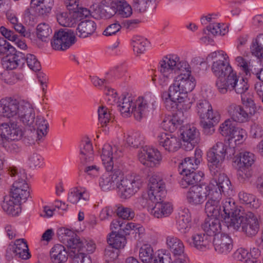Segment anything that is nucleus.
Returning <instances> with one entry per match:
<instances>
[{"label": "nucleus", "mask_w": 263, "mask_h": 263, "mask_svg": "<svg viewBox=\"0 0 263 263\" xmlns=\"http://www.w3.org/2000/svg\"><path fill=\"white\" fill-rule=\"evenodd\" d=\"M161 76L159 84L162 87H167L174 80L169 87L168 98L164 103L167 110L177 109L178 100L180 93L191 92L195 86V83L190 79L191 71L189 64L180 60L176 55H168L160 62Z\"/></svg>", "instance_id": "1"}, {"label": "nucleus", "mask_w": 263, "mask_h": 263, "mask_svg": "<svg viewBox=\"0 0 263 263\" xmlns=\"http://www.w3.org/2000/svg\"><path fill=\"white\" fill-rule=\"evenodd\" d=\"M8 172L10 176L17 179L13 183L10 194L3 197L1 206L7 214L17 216L21 211V203L26 202L29 196V186L25 180L26 177L24 172L14 166H10Z\"/></svg>", "instance_id": "2"}, {"label": "nucleus", "mask_w": 263, "mask_h": 263, "mask_svg": "<svg viewBox=\"0 0 263 263\" xmlns=\"http://www.w3.org/2000/svg\"><path fill=\"white\" fill-rule=\"evenodd\" d=\"M122 150L117 145L112 146L109 144L104 145L102 148L101 159L106 172L100 178L99 185L104 191L117 188V185L122 178L121 171L114 168L113 162L114 159H117L122 155Z\"/></svg>", "instance_id": "3"}, {"label": "nucleus", "mask_w": 263, "mask_h": 263, "mask_svg": "<svg viewBox=\"0 0 263 263\" xmlns=\"http://www.w3.org/2000/svg\"><path fill=\"white\" fill-rule=\"evenodd\" d=\"M206 60L212 61L211 71L213 74L217 78L216 86L218 89L220 82L223 83L227 80L228 76L233 73L230 63L228 55L222 50H218L211 52L206 57Z\"/></svg>", "instance_id": "4"}, {"label": "nucleus", "mask_w": 263, "mask_h": 263, "mask_svg": "<svg viewBox=\"0 0 263 263\" xmlns=\"http://www.w3.org/2000/svg\"><path fill=\"white\" fill-rule=\"evenodd\" d=\"M255 162V156L250 152H244L235 157L234 162L236 165L238 179L245 183L252 176V165Z\"/></svg>", "instance_id": "5"}, {"label": "nucleus", "mask_w": 263, "mask_h": 263, "mask_svg": "<svg viewBox=\"0 0 263 263\" xmlns=\"http://www.w3.org/2000/svg\"><path fill=\"white\" fill-rule=\"evenodd\" d=\"M234 220L231 227L237 230L241 228V231L248 237L255 236L259 230V221L257 216L252 212H243L238 219Z\"/></svg>", "instance_id": "6"}, {"label": "nucleus", "mask_w": 263, "mask_h": 263, "mask_svg": "<svg viewBox=\"0 0 263 263\" xmlns=\"http://www.w3.org/2000/svg\"><path fill=\"white\" fill-rule=\"evenodd\" d=\"M219 86L220 87L218 90L222 94L234 90L237 93L242 95L249 88L247 82L242 78L239 79L235 72L228 76L227 80L223 83L220 82Z\"/></svg>", "instance_id": "7"}, {"label": "nucleus", "mask_w": 263, "mask_h": 263, "mask_svg": "<svg viewBox=\"0 0 263 263\" xmlns=\"http://www.w3.org/2000/svg\"><path fill=\"white\" fill-rule=\"evenodd\" d=\"M142 180L139 175H131L121 179L117 188L121 194V197L127 199L135 194L142 186Z\"/></svg>", "instance_id": "8"}, {"label": "nucleus", "mask_w": 263, "mask_h": 263, "mask_svg": "<svg viewBox=\"0 0 263 263\" xmlns=\"http://www.w3.org/2000/svg\"><path fill=\"white\" fill-rule=\"evenodd\" d=\"M76 34L71 29H60L54 34L51 42L54 50H65L75 43Z\"/></svg>", "instance_id": "9"}, {"label": "nucleus", "mask_w": 263, "mask_h": 263, "mask_svg": "<svg viewBox=\"0 0 263 263\" xmlns=\"http://www.w3.org/2000/svg\"><path fill=\"white\" fill-rule=\"evenodd\" d=\"M139 161L147 167H155L159 165L162 157L159 151L153 147L145 145L142 146L138 152Z\"/></svg>", "instance_id": "10"}, {"label": "nucleus", "mask_w": 263, "mask_h": 263, "mask_svg": "<svg viewBox=\"0 0 263 263\" xmlns=\"http://www.w3.org/2000/svg\"><path fill=\"white\" fill-rule=\"evenodd\" d=\"M211 186V192L209 193L208 199L205 205V212L208 217L221 218V215H223L220 205L221 199L220 192L215 191V187Z\"/></svg>", "instance_id": "11"}, {"label": "nucleus", "mask_w": 263, "mask_h": 263, "mask_svg": "<svg viewBox=\"0 0 263 263\" xmlns=\"http://www.w3.org/2000/svg\"><path fill=\"white\" fill-rule=\"evenodd\" d=\"M148 188V197L152 202L161 200L165 196V184L157 175H154L149 178Z\"/></svg>", "instance_id": "12"}, {"label": "nucleus", "mask_w": 263, "mask_h": 263, "mask_svg": "<svg viewBox=\"0 0 263 263\" xmlns=\"http://www.w3.org/2000/svg\"><path fill=\"white\" fill-rule=\"evenodd\" d=\"M209 189L208 185L192 186L186 194L187 202L193 205L202 204L209 197Z\"/></svg>", "instance_id": "13"}, {"label": "nucleus", "mask_w": 263, "mask_h": 263, "mask_svg": "<svg viewBox=\"0 0 263 263\" xmlns=\"http://www.w3.org/2000/svg\"><path fill=\"white\" fill-rule=\"evenodd\" d=\"M222 208L221 218L229 223L230 227L234 223V219H238L244 212L235 205L234 200L231 198H227L223 201Z\"/></svg>", "instance_id": "14"}, {"label": "nucleus", "mask_w": 263, "mask_h": 263, "mask_svg": "<svg viewBox=\"0 0 263 263\" xmlns=\"http://www.w3.org/2000/svg\"><path fill=\"white\" fill-rule=\"evenodd\" d=\"M213 176L214 178L208 185L210 192L211 189V185H213L215 187V191L220 192V195L221 196L222 193L225 195H231L233 189L229 178L224 174L221 173V172Z\"/></svg>", "instance_id": "15"}, {"label": "nucleus", "mask_w": 263, "mask_h": 263, "mask_svg": "<svg viewBox=\"0 0 263 263\" xmlns=\"http://www.w3.org/2000/svg\"><path fill=\"white\" fill-rule=\"evenodd\" d=\"M22 101L19 102L11 98L0 100V116L7 118L18 115Z\"/></svg>", "instance_id": "16"}, {"label": "nucleus", "mask_w": 263, "mask_h": 263, "mask_svg": "<svg viewBox=\"0 0 263 263\" xmlns=\"http://www.w3.org/2000/svg\"><path fill=\"white\" fill-rule=\"evenodd\" d=\"M0 135L2 139L8 141L20 140L23 136L21 128L15 122H11L10 125L3 123L0 126Z\"/></svg>", "instance_id": "17"}, {"label": "nucleus", "mask_w": 263, "mask_h": 263, "mask_svg": "<svg viewBox=\"0 0 263 263\" xmlns=\"http://www.w3.org/2000/svg\"><path fill=\"white\" fill-rule=\"evenodd\" d=\"M212 240L215 251L219 254L226 255L233 248L232 239L227 234H218Z\"/></svg>", "instance_id": "18"}, {"label": "nucleus", "mask_w": 263, "mask_h": 263, "mask_svg": "<svg viewBox=\"0 0 263 263\" xmlns=\"http://www.w3.org/2000/svg\"><path fill=\"white\" fill-rule=\"evenodd\" d=\"M24 53L15 51L7 53L2 60L3 67L7 70H12L25 64Z\"/></svg>", "instance_id": "19"}, {"label": "nucleus", "mask_w": 263, "mask_h": 263, "mask_svg": "<svg viewBox=\"0 0 263 263\" xmlns=\"http://www.w3.org/2000/svg\"><path fill=\"white\" fill-rule=\"evenodd\" d=\"M18 116L25 125L31 126L33 125L35 113L32 106L28 102L22 101Z\"/></svg>", "instance_id": "20"}, {"label": "nucleus", "mask_w": 263, "mask_h": 263, "mask_svg": "<svg viewBox=\"0 0 263 263\" xmlns=\"http://www.w3.org/2000/svg\"><path fill=\"white\" fill-rule=\"evenodd\" d=\"M95 13L102 18H109L117 13L116 1L103 0L95 10Z\"/></svg>", "instance_id": "21"}, {"label": "nucleus", "mask_w": 263, "mask_h": 263, "mask_svg": "<svg viewBox=\"0 0 263 263\" xmlns=\"http://www.w3.org/2000/svg\"><path fill=\"white\" fill-rule=\"evenodd\" d=\"M181 134L184 142H187V150L193 148L197 143L199 137V132L195 127L191 125H187L182 129Z\"/></svg>", "instance_id": "22"}, {"label": "nucleus", "mask_w": 263, "mask_h": 263, "mask_svg": "<svg viewBox=\"0 0 263 263\" xmlns=\"http://www.w3.org/2000/svg\"><path fill=\"white\" fill-rule=\"evenodd\" d=\"M158 138L159 144L170 152L177 151L180 147V140L175 136L163 133Z\"/></svg>", "instance_id": "23"}, {"label": "nucleus", "mask_w": 263, "mask_h": 263, "mask_svg": "<svg viewBox=\"0 0 263 263\" xmlns=\"http://www.w3.org/2000/svg\"><path fill=\"white\" fill-rule=\"evenodd\" d=\"M220 218L206 219L202 224V228L206 235L211 236L212 239L218 234H220L221 226L220 222Z\"/></svg>", "instance_id": "24"}, {"label": "nucleus", "mask_w": 263, "mask_h": 263, "mask_svg": "<svg viewBox=\"0 0 263 263\" xmlns=\"http://www.w3.org/2000/svg\"><path fill=\"white\" fill-rule=\"evenodd\" d=\"M97 28L95 22L91 20L82 21L78 25L76 34L82 38L87 37L92 35Z\"/></svg>", "instance_id": "25"}, {"label": "nucleus", "mask_w": 263, "mask_h": 263, "mask_svg": "<svg viewBox=\"0 0 263 263\" xmlns=\"http://www.w3.org/2000/svg\"><path fill=\"white\" fill-rule=\"evenodd\" d=\"M155 206L151 209V213L155 217L160 218L168 216L173 211L172 205L166 202L155 201Z\"/></svg>", "instance_id": "26"}, {"label": "nucleus", "mask_w": 263, "mask_h": 263, "mask_svg": "<svg viewBox=\"0 0 263 263\" xmlns=\"http://www.w3.org/2000/svg\"><path fill=\"white\" fill-rule=\"evenodd\" d=\"M7 252H13L15 256L23 259H27L30 257L28 246L24 239L17 240Z\"/></svg>", "instance_id": "27"}, {"label": "nucleus", "mask_w": 263, "mask_h": 263, "mask_svg": "<svg viewBox=\"0 0 263 263\" xmlns=\"http://www.w3.org/2000/svg\"><path fill=\"white\" fill-rule=\"evenodd\" d=\"M50 259L52 263H64L68 259V253L62 245L56 244L50 252Z\"/></svg>", "instance_id": "28"}, {"label": "nucleus", "mask_w": 263, "mask_h": 263, "mask_svg": "<svg viewBox=\"0 0 263 263\" xmlns=\"http://www.w3.org/2000/svg\"><path fill=\"white\" fill-rule=\"evenodd\" d=\"M196 111L202 120L211 118V117L218 114L217 112H213L211 104L206 100H200L197 102Z\"/></svg>", "instance_id": "29"}, {"label": "nucleus", "mask_w": 263, "mask_h": 263, "mask_svg": "<svg viewBox=\"0 0 263 263\" xmlns=\"http://www.w3.org/2000/svg\"><path fill=\"white\" fill-rule=\"evenodd\" d=\"M220 156L216 155L213 152L207 153L208 166L212 175H215L222 170V163L224 159Z\"/></svg>", "instance_id": "30"}, {"label": "nucleus", "mask_w": 263, "mask_h": 263, "mask_svg": "<svg viewBox=\"0 0 263 263\" xmlns=\"http://www.w3.org/2000/svg\"><path fill=\"white\" fill-rule=\"evenodd\" d=\"M192 246L198 250H203L209 247L212 238L205 233H196L192 236Z\"/></svg>", "instance_id": "31"}, {"label": "nucleus", "mask_w": 263, "mask_h": 263, "mask_svg": "<svg viewBox=\"0 0 263 263\" xmlns=\"http://www.w3.org/2000/svg\"><path fill=\"white\" fill-rule=\"evenodd\" d=\"M35 125L36 126V141L39 143L44 140L48 133L49 123L44 117L37 116L36 117Z\"/></svg>", "instance_id": "32"}, {"label": "nucleus", "mask_w": 263, "mask_h": 263, "mask_svg": "<svg viewBox=\"0 0 263 263\" xmlns=\"http://www.w3.org/2000/svg\"><path fill=\"white\" fill-rule=\"evenodd\" d=\"M166 241L167 248L175 256H181L183 254L184 246L179 238L170 235L166 237Z\"/></svg>", "instance_id": "33"}, {"label": "nucleus", "mask_w": 263, "mask_h": 263, "mask_svg": "<svg viewBox=\"0 0 263 263\" xmlns=\"http://www.w3.org/2000/svg\"><path fill=\"white\" fill-rule=\"evenodd\" d=\"M232 119L239 123H246L250 120L243 106L232 105L229 110Z\"/></svg>", "instance_id": "34"}, {"label": "nucleus", "mask_w": 263, "mask_h": 263, "mask_svg": "<svg viewBox=\"0 0 263 263\" xmlns=\"http://www.w3.org/2000/svg\"><path fill=\"white\" fill-rule=\"evenodd\" d=\"M134 115L137 120L140 121L148 111V103L143 97H139L134 104Z\"/></svg>", "instance_id": "35"}, {"label": "nucleus", "mask_w": 263, "mask_h": 263, "mask_svg": "<svg viewBox=\"0 0 263 263\" xmlns=\"http://www.w3.org/2000/svg\"><path fill=\"white\" fill-rule=\"evenodd\" d=\"M180 174L183 175V177L180 182V185L182 188H186L189 185H195V184L201 181L203 176V173L195 172Z\"/></svg>", "instance_id": "36"}, {"label": "nucleus", "mask_w": 263, "mask_h": 263, "mask_svg": "<svg viewBox=\"0 0 263 263\" xmlns=\"http://www.w3.org/2000/svg\"><path fill=\"white\" fill-rule=\"evenodd\" d=\"M81 162L82 164L87 165L93 160V148L89 141H86L83 144L80 149Z\"/></svg>", "instance_id": "37"}, {"label": "nucleus", "mask_w": 263, "mask_h": 263, "mask_svg": "<svg viewBox=\"0 0 263 263\" xmlns=\"http://www.w3.org/2000/svg\"><path fill=\"white\" fill-rule=\"evenodd\" d=\"M88 200L85 192H81L78 188L73 189L68 196V201L72 204H82Z\"/></svg>", "instance_id": "38"}, {"label": "nucleus", "mask_w": 263, "mask_h": 263, "mask_svg": "<svg viewBox=\"0 0 263 263\" xmlns=\"http://www.w3.org/2000/svg\"><path fill=\"white\" fill-rule=\"evenodd\" d=\"M0 32L6 39L15 42L20 49H25L27 48L25 43L20 40L17 35L13 31L7 29L4 26H1L0 27Z\"/></svg>", "instance_id": "39"}, {"label": "nucleus", "mask_w": 263, "mask_h": 263, "mask_svg": "<svg viewBox=\"0 0 263 263\" xmlns=\"http://www.w3.org/2000/svg\"><path fill=\"white\" fill-rule=\"evenodd\" d=\"M65 243L68 248L71 249V252L73 253L74 255L84 251L85 247L84 246L83 239H81L77 235L70 239H67V241Z\"/></svg>", "instance_id": "40"}, {"label": "nucleus", "mask_w": 263, "mask_h": 263, "mask_svg": "<svg viewBox=\"0 0 263 263\" xmlns=\"http://www.w3.org/2000/svg\"><path fill=\"white\" fill-rule=\"evenodd\" d=\"M241 100L244 105L243 107L251 120L253 116H256L259 113L260 107L257 106L254 101L251 98H246L242 97Z\"/></svg>", "instance_id": "41"}, {"label": "nucleus", "mask_w": 263, "mask_h": 263, "mask_svg": "<svg viewBox=\"0 0 263 263\" xmlns=\"http://www.w3.org/2000/svg\"><path fill=\"white\" fill-rule=\"evenodd\" d=\"M220 116L219 114L211 117V118L202 120L201 121V125L202 126L203 132L205 135H212L215 131L214 126L219 121Z\"/></svg>", "instance_id": "42"}, {"label": "nucleus", "mask_w": 263, "mask_h": 263, "mask_svg": "<svg viewBox=\"0 0 263 263\" xmlns=\"http://www.w3.org/2000/svg\"><path fill=\"white\" fill-rule=\"evenodd\" d=\"M156 6V0H133V6L140 12L151 11Z\"/></svg>", "instance_id": "43"}, {"label": "nucleus", "mask_w": 263, "mask_h": 263, "mask_svg": "<svg viewBox=\"0 0 263 263\" xmlns=\"http://www.w3.org/2000/svg\"><path fill=\"white\" fill-rule=\"evenodd\" d=\"M191 218L188 210L182 211L177 221L179 231L184 233L187 232L191 228Z\"/></svg>", "instance_id": "44"}, {"label": "nucleus", "mask_w": 263, "mask_h": 263, "mask_svg": "<svg viewBox=\"0 0 263 263\" xmlns=\"http://www.w3.org/2000/svg\"><path fill=\"white\" fill-rule=\"evenodd\" d=\"M250 49L253 55L258 58H263V34H259L253 41Z\"/></svg>", "instance_id": "45"}, {"label": "nucleus", "mask_w": 263, "mask_h": 263, "mask_svg": "<svg viewBox=\"0 0 263 263\" xmlns=\"http://www.w3.org/2000/svg\"><path fill=\"white\" fill-rule=\"evenodd\" d=\"M116 9L117 13L123 17H128L133 13L130 5L125 0H116Z\"/></svg>", "instance_id": "46"}, {"label": "nucleus", "mask_w": 263, "mask_h": 263, "mask_svg": "<svg viewBox=\"0 0 263 263\" xmlns=\"http://www.w3.org/2000/svg\"><path fill=\"white\" fill-rule=\"evenodd\" d=\"M122 102H119L118 105L121 114L125 117L128 116L130 113L134 114V103L129 98L124 97Z\"/></svg>", "instance_id": "47"}, {"label": "nucleus", "mask_w": 263, "mask_h": 263, "mask_svg": "<svg viewBox=\"0 0 263 263\" xmlns=\"http://www.w3.org/2000/svg\"><path fill=\"white\" fill-rule=\"evenodd\" d=\"M107 242L109 246H111L114 248L118 250L124 248L125 243L126 239L124 235H121L119 233L110 234L109 237L107 239Z\"/></svg>", "instance_id": "48"}, {"label": "nucleus", "mask_w": 263, "mask_h": 263, "mask_svg": "<svg viewBox=\"0 0 263 263\" xmlns=\"http://www.w3.org/2000/svg\"><path fill=\"white\" fill-rule=\"evenodd\" d=\"M99 124L101 127H107L111 121L110 114L108 111V109L104 106H100L98 109Z\"/></svg>", "instance_id": "49"}, {"label": "nucleus", "mask_w": 263, "mask_h": 263, "mask_svg": "<svg viewBox=\"0 0 263 263\" xmlns=\"http://www.w3.org/2000/svg\"><path fill=\"white\" fill-rule=\"evenodd\" d=\"M52 33V30L46 23H41L37 26V35L42 41L47 42Z\"/></svg>", "instance_id": "50"}, {"label": "nucleus", "mask_w": 263, "mask_h": 263, "mask_svg": "<svg viewBox=\"0 0 263 263\" xmlns=\"http://www.w3.org/2000/svg\"><path fill=\"white\" fill-rule=\"evenodd\" d=\"M154 251L152 247L149 245H144L140 249L139 257L143 262H149L153 259Z\"/></svg>", "instance_id": "51"}, {"label": "nucleus", "mask_w": 263, "mask_h": 263, "mask_svg": "<svg viewBox=\"0 0 263 263\" xmlns=\"http://www.w3.org/2000/svg\"><path fill=\"white\" fill-rule=\"evenodd\" d=\"M116 208L115 212L117 215L123 219L130 220L135 216V212L130 208L122 205L116 206Z\"/></svg>", "instance_id": "52"}, {"label": "nucleus", "mask_w": 263, "mask_h": 263, "mask_svg": "<svg viewBox=\"0 0 263 263\" xmlns=\"http://www.w3.org/2000/svg\"><path fill=\"white\" fill-rule=\"evenodd\" d=\"M142 229V228L138 224L125 221L124 222H123V224L121 225V230L119 231V234L124 236L129 235L132 231H136V233H140Z\"/></svg>", "instance_id": "53"}, {"label": "nucleus", "mask_w": 263, "mask_h": 263, "mask_svg": "<svg viewBox=\"0 0 263 263\" xmlns=\"http://www.w3.org/2000/svg\"><path fill=\"white\" fill-rule=\"evenodd\" d=\"M25 63L26 62L28 67L34 71H39L41 69V65L36 57L31 54H24Z\"/></svg>", "instance_id": "54"}, {"label": "nucleus", "mask_w": 263, "mask_h": 263, "mask_svg": "<svg viewBox=\"0 0 263 263\" xmlns=\"http://www.w3.org/2000/svg\"><path fill=\"white\" fill-rule=\"evenodd\" d=\"M197 166V165L194 162L191 157H187L180 164L179 168L181 170L180 173H186V172H195Z\"/></svg>", "instance_id": "55"}, {"label": "nucleus", "mask_w": 263, "mask_h": 263, "mask_svg": "<svg viewBox=\"0 0 263 263\" xmlns=\"http://www.w3.org/2000/svg\"><path fill=\"white\" fill-rule=\"evenodd\" d=\"M146 44V40L140 36H135L133 38L132 45L134 51L137 53H142L144 52Z\"/></svg>", "instance_id": "56"}, {"label": "nucleus", "mask_w": 263, "mask_h": 263, "mask_svg": "<svg viewBox=\"0 0 263 263\" xmlns=\"http://www.w3.org/2000/svg\"><path fill=\"white\" fill-rule=\"evenodd\" d=\"M239 198L242 202L250 204V206L252 208L257 209L259 206L258 203L255 201V197L253 195L240 192L239 193Z\"/></svg>", "instance_id": "57"}, {"label": "nucleus", "mask_w": 263, "mask_h": 263, "mask_svg": "<svg viewBox=\"0 0 263 263\" xmlns=\"http://www.w3.org/2000/svg\"><path fill=\"white\" fill-rule=\"evenodd\" d=\"M235 128L233 122L228 119L220 125V133L223 136L230 137Z\"/></svg>", "instance_id": "58"}, {"label": "nucleus", "mask_w": 263, "mask_h": 263, "mask_svg": "<svg viewBox=\"0 0 263 263\" xmlns=\"http://www.w3.org/2000/svg\"><path fill=\"white\" fill-rule=\"evenodd\" d=\"M189 92H185L184 94L180 93L179 98L178 100L177 109L182 111H185L189 109L191 107V103L187 98L186 94Z\"/></svg>", "instance_id": "59"}, {"label": "nucleus", "mask_w": 263, "mask_h": 263, "mask_svg": "<svg viewBox=\"0 0 263 263\" xmlns=\"http://www.w3.org/2000/svg\"><path fill=\"white\" fill-rule=\"evenodd\" d=\"M126 142L129 145L138 148L142 144L143 139L140 134L135 133L127 137Z\"/></svg>", "instance_id": "60"}, {"label": "nucleus", "mask_w": 263, "mask_h": 263, "mask_svg": "<svg viewBox=\"0 0 263 263\" xmlns=\"http://www.w3.org/2000/svg\"><path fill=\"white\" fill-rule=\"evenodd\" d=\"M209 152H213L216 155H219L224 159L226 154L227 153L226 146L222 142H217L213 147L209 151Z\"/></svg>", "instance_id": "61"}, {"label": "nucleus", "mask_w": 263, "mask_h": 263, "mask_svg": "<svg viewBox=\"0 0 263 263\" xmlns=\"http://www.w3.org/2000/svg\"><path fill=\"white\" fill-rule=\"evenodd\" d=\"M119 250L114 248L111 246H108L105 250L104 255L108 261L116 260L119 255Z\"/></svg>", "instance_id": "62"}, {"label": "nucleus", "mask_w": 263, "mask_h": 263, "mask_svg": "<svg viewBox=\"0 0 263 263\" xmlns=\"http://www.w3.org/2000/svg\"><path fill=\"white\" fill-rule=\"evenodd\" d=\"M246 135V132L242 128L235 127L230 137L229 140L233 141L235 142L241 140Z\"/></svg>", "instance_id": "63"}, {"label": "nucleus", "mask_w": 263, "mask_h": 263, "mask_svg": "<svg viewBox=\"0 0 263 263\" xmlns=\"http://www.w3.org/2000/svg\"><path fill=\"white\" fill-rule=\"evenodd\" d=\"M250 255L248 251L243 248L237 249L234 254V258L237 260L242 261L243 263L246 260L249 259L250 258Z\"/></svg>", "instance_id": "64"}]
</instances>
